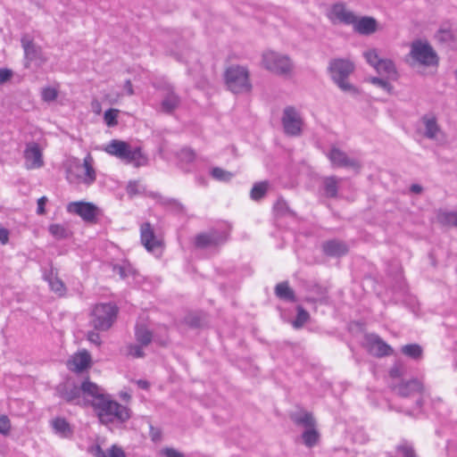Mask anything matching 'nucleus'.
<instances>
[{
	"label": "nucleus",
	"mask_w": 457,
	"mask_h": 457,
	"mask_svg": "<svg viewBox=\"0 0 457 457\" xmlns=\"http://www.w3.org/2000/svg\"><path fill=\"white\" fill-rule=\"evenodd\" d=\"M354 63L348 59L336 58L328 63V72L333 82L345 94L356 96L359 89L353 85L348 78L354 71Z\"/></svg>",
	"instance_id": "obj_2"
},
{
	"label": "nucleus",
	"mask_w": 457,
	"mask_h": 457,
	"mask_svg": "<svg viewBox=\"0 0 457 457\" xmlns=\"http://www.w3.org/2000/svg\"><path fill=\"white\" fill-rule=\"evenodd\" d=\"M49 233L56 239H65L70 236L69 230L61 224H51L48 228Z\"/></svg>",
	"instance_id": "obj_39"
},
{
	"label": "nucleus",
	"mask_w": 457,
	"mask_h": 457,
	"mask_svg": "<svg viewBox=\"0 0 457 457\" xmlns=\"http://www.w3.org/2000/svg\"><path fill=\"white\" fill-rule=\"evenodd\" d=\"M162 455L165 457H184V454L174 448L166 447L162 450Z\"/></svg>",
	"instance_id": "obj_53"
},
{
	"label": "nucleus",
	"mask_w": 457,
	"mask_h": 457,
	"mask_svg": "<svg viewBox=\"0 0 457 457\" xmlns=\"http://www.w3.org/2000/svg\"><path fill=\"white\" fill-rule=\"evenodd\" d=\"M367 62L371 65L373 68H376L378 62L382 58L378 56V54L376 49H370L363 54Z\"/></svg>",
	"instance_id": "obj_46"
},
{
	"label": "nucleus",
	"mask_w": 457,
	"mask_h": 457,
	"mask_svg": "<svg viewBox=\"0 0 457 457\" xmlns=\"http://www.w3.org/2000/svg\"><path fill=\"white\" fill-rule=\"evenodd\" d=\"M99 331H96V330H90L87 332V339L96 345V346H100L102 345V339H101V337L98 333Z\"/></svg>",
	"instance_id": "obj_50"
},
{
	"label": "nucleus",
	"mask_w": 457,
	"mask_h": 457,
	"mask_svg": "<svg viewBox=\"0 0 457 457\" xmlns=\"http://www.w3.org/2000/svg\"><path fill=\"white\" fill-rule=\"evenodd\" d=\"M107 457H126V455L124 451L120 447L113 445L108 450Z\"/></svg>",
	"instance_id": "obj_52"
},
{
	"label": "nucleus",
	"mask_w": 457,
	"mask_h": 457,
	"mask_svg": "<svg viewBox=\"0 0 457 457\" xmlns=\"http://www.w3.org/2000/svg\"><path fill=\"white\" fill-rule=\"evenodd\" d=\"M275 295L278 299L287 303H295L297 300L295 291L290 287L288 281L277 284Z\"/></svg>",
	"instance_id": "obj_24"
},
{
	"label": "nucleus",
	"mask_w": 457,
	"mask_h": 457,
	"mask_svg": "<svg viewBox=\"0 0 457 457\" xmlns=\"http://www.w3.org/2000/svg\"><path fill=\"white\" fill-rule=\"evenodd\" d=\"M410 55L423 66H434L438 63V56L427 40L417 39L411 44Z\"/></svg>",
	"instance_id": "obj_7"
},
{
	"label": "nucleus",
	"mask_w": 457,
	"mask_h": 457,
	"mask_svg": "<svg viewBox=\"0 0 457 457\" xmlns=\"http://www.w3.org/2000/svg\"><path fill=\"white\" fill-rule=\"evenodd\" d=\"M368 349L377 357L389 356L393 353V348L387 345L379 336L368 334L365 337Z\"/></svg>",
	"instance_id": "obj_14"
},
{
	"label": "nucleus",
	"mask_w": 457,
	"mask_h": 457,
	"mask_svg": "<svg viewBox=\"0 0 457 457\" xmlns=\"http://www.w3.org/2000/svg\"><path fill=\"white\" fill-rule=\"evenodd\" d=\"M81 395H83L85 404L91 407L99 399L106 395L104 390L96 383L88 379L84 380L80 385Z\"/></svg>",
	"instance_id": "obj_15"
},
{
	"label": "nucleus",
	"mask_w": 457,
	"mask_h": 457,
	"mask_svg": "<svg viewBox=\"0 0 457 457\" xmlns=\"http://www.w3.org/2000/svg\"><path fill=\"white\" fill-rule=\"evenodd\" d=\"M395 390L401 397L403 398L414 397L418 395L417 399L415 400V404L419 409L422 407V396L424 395L425 388L421 381L418 378L403 380L401 383L395 386Z\"/></svg>",
	"instance_id": "obj_9"
},
{
	"label": "nucleus",
	"mask_w": 457,
	"mask_h": 457,
	"mask_svg": "<svg viewBox=\"0 0 457 457\" xmlns=\"http://www.w3.org/2000/svg\"><path fill=\"white\" fill-rule=\"evenodd\" d=\"M423 124L425 125V137L429 139L436 138V134L440 131L439 126L436 123L435 116L427 118L426 116L422 119Z\"/></svg>",
	"instance_id": "obj_33"
},
{
	"label": "nucleus",
	"mask_w": 457,
	"mask_h": 457,
	"mask_svg": "<svg viewBox=\"0 0 457 457\" xmlns=\"http://www.w3.org/2000/svg\"><path fill=\"white\" fill-rule=\"evenodd\" d=\"M262 64L268 71L280 76L289 75L293 69L290 58L275 51L263 53Z\"/></svg>",
	"instance_id": "obj_6"
},
{
	"label": "nucleus",
	"mask_w": 457,
	"mask_h": 457,
	"mask_svg": "<svg viewBox=\"0 0 457 457\" xmlns=\"http://www.w3.org/2000/svg\"><path fill=\"white\" fill-rule=\"evenodd\" d=\"M229 233L226 229L211 228L206 232L199 233L195 237V246L198 249L218 247L225 244Z\"/></svg>",
	"instance_id": "obj_8"
},
{
	"label": "nucleus",
	"mask_w": 457,
	"mask_h": 457,
	"mask_svg": "<svg viewBox=\"0 0 457 457\" xmlns=\"http://www.w3.org/2000/svg\"><path fill=\"white\" fill-rule=\"evenodd\" d=\"M292 420L296 425L303 426L305 429L316 427V420L312 412L305 411L302 414L295 415L292 417Z\"/></svg>",
	"instance_id": "obj_34"
},
{
	"label": "nucleus",
	"mask_w": 457,
	"mask_h": 457,
	"mask_svg": "<svg viewBox=\"0 0 457 457\" xmlns=\"http://www.w3.org/2000/svg\"><path fill=\"white\" fill-rule=\"evenodd\" d=\"M43 278L47 281L51 290L57 294L59 296H63L66 293V287L63 281L57 276V271L53 268L46 270L43 274Z\"/></svg>",
	"instance_id": "obj_21"
},
{
	"label": "nucleus",
	"mask_w": 457,
	"mask_h": 457,
	"mask_svg": "<svg viewBox=\"0 0 457 457\" xmlns=\"http://www.w3.org/2000/svg\"><path fill=\"white\" fill-rule=\"evenodd\" d=\"M21 46L24 50L25 57L29 61H34L37 58L39 50L29 36L21 37Z\"/></svg>",
	"instance_id": "obj_28"
},
{
	"label": "nucleus",
	"mask_w": 457,
	"mask_h": 457,
	"mask_svg": "<svg viewBox=\"0 0 457 457\" xmlns=\"http://www.w3.org/2000/svg\"><path fill=\"white\" fill-rule=\"evenodd\" d=\"M327 156L333 167L359 168V162L355 159L349 158L344 151L337 147L333 146Z\"/></svg>",
	"instance_id": "obj_16"
},
{
	"label": "nucleus",
	"mask_w": 457,
	"mask_h": 457,
	"mask_svg": "<svg viewBox=\"0 0 457 457\" xmlns=\"http://www.w3.org/2000/svg\"><path fill=\"white\" fill-rule=\"evenodd\" d=\"M106 153L113 155L126 163H133L135 167L145 166L148 162L147 157L142 153L139 146L132 148L125 141L112 139L105 147Z\"/></svg>",
	"instance_id": "obj_3"
},
{
	"label": "nucleus",
	"mask_w": 457,
	"mask_h": 457,
	"mask_svg": "<svg viewBox=\"0 0 457 457\" xmlns=\"http://www.w3.org/2000/svg\"><path fill=\"white\" fill-rule=\"evenodd\" d=\"M341 179L336 176L325 177L322 179L323 194L328 198H336L338 194V185Z\"/></svg>",
	"instance_id": "obj_25"
},
{
	"label": "nucleus",
	"mask_w": 457,
	"mask_h": 457,
	"mask_svg": "<svg viewBox=\"0 0 457 457\" xmlns=\"http://www.w3.org/2000/svg\"><path fill=\"white\" fill-rule=\"evenodd\" d=\"M91 108H92V112L95 114H101L102 108H101V104H100V102L98 100H93L92 101Z\"/></svg>",
	"instance_id": "obj_58"
},
{
	"label": "nucleus",
	"mask_w": 457,
	"mask_h": 457,
	"mask_svg": "<svg viewBox=\"0 0 457 457\" xmlns=\"http://www.w3.org/2000/svg\"><path fill=\"white\" fill-rule=\"evenodd\" d=\"M401 353L414 361L422 359L423 349L419 344H408L403 345Z\"/></svg>",
	"instance_id": "obj_31"
},
{
	"label": "nucleus",
	"mask_w": 457,
	"mask_h": 457,
	"mask_svg": "<svg viewBox=\"0 0 457 457\" xmlns=\"http://www.w3.org/2000/svg\"><path fill=\"white\" fill-rule=\"evenodd\" d=\"M178 49H170L169 50V54L176 58L179 62H186L189 49L186 47V45L184 42H179L177 45Z\"/></svg>",
	"instance_id": "obj_42"
},
{
	"label": "nucleus",
	"mask_w": 457,
	"mask_h": 457,
	"mask_svg": "<svg viewBox=\"0 0 457 457\" xmlns=\"http://www.w3.org/2000/svg\"><path fill=\"white\" fill-rule=\"evenodd\" d=\"M118 312L114 303H97L90 312L89 325L96 331H107L115 322Z\"/></svg>",
	"instance_id": "obj_4"
},
{
	"label": "nucleus",
	"mask_w": 457,
	"mask_h": 457,
	"mask_svg": "<svg viewBox=\"0 0 457 457\" xmlns=\"http://www.w3.org/2000/svg\"><path fill=\"white\" fill-rule=\"evenodd\" d=\"M395 449L401 457H417L413 445L407 441L401 442Z\"/></svg>",
	"instance_id": "obj_38"
},
{
	"label": "nucleus",
	"mask_w": 457,
	"mask_h": 457,
	"mask_svg": "<svg viewBox=\"0 0 457 457\" xmlns=\"http://www.w3.org/2000/svg\"><path fill=\"white\" fill-rule=\"evenodd\" d=\"M11 428L10 420L5 415L0 416V434L7 435Z\"/></svg>",
	"instance_id": "obj_51"
},
{
	"label": "nucleus",
	"mask_w": 457,
	"mask_h": 457,
	"mask_svg": "<svg viewBox=\"0 0 457 457\" xmlns=\"http://www.w3.org/2000/svg\"><path fill=\"white\" fill-rule=\"evenodd\" d=\"M127 192L129 195H137L138 193L137 184L136 182H129L127 187Z\"/></svg>",
	"instance_id": "obj_60"
},
{
	"label": "nucleus",
	"mask_w": 457,
	"mask_h": 457,
	"mask_svg": "<svg viewBox=\"0 0 457 457\" xmlns=\"http://www.w3.org/2000/svg\"><path fill=\"white\" fill-rule=\"evenodd\" d=\"M297 314H296V317L295 319V320L293 321V327L295 328H302L306 322L307 320L310 319V314L309 312L304 310V308L301 305H298L297 308Z\"/></svg>",
	"instance_id": "obj_41"
},
{
	"label": "nucleus",
	"mask_w": 457,
	"mask_h": 457,
	"mask_svg": "<svg viewBox=\"0 0 457 457\" xmlns=\"http://www.w3.org/2000/svg\"><path fill=\"white\" fill-rule=\"evenodd\" d=\"M92 408L99 422L105 426L123 424L131 418V410L113 400L109 394L99 398Z\"/></svg>",
	"instance_id": "obj_1"
},
{
	"label": "nucleus",
	"mask_w": 457,
	"mask_h": 457,
	"mask_svg": "<svg viewBox=\"0 0 457 457\" xmlns=\"http://www.w3.org/2000/svg\"><path fill=\"white\" fill-rule=\"evenodd\" d=\"M41 95L44 101L51 102L57 97V90L54 87H46L42 90Z\"/></svg>",
	"instance_id": "obj_49"
},
{
	"label": "nucleus",
	"mask_w": 457,
	"mask_h": 457,
	"mask_svg": "<svg viewBox=\"0 0 457 457\" xmlns=\"http://www.w3.org/2000/svg\"><path fill=\"white\" fill-rule=\"evenodd\" d=\"M410 191L413 194H421L423 192V187L422 186L419 185V184H412L411 187H410Z\"/></svg>",
	"instance_id": "obj_62"
},
{
	"label": "nucleus",
	"mask_w": 457,
	"mask_h": 457,
	"mask_svg": "<svg viewBox=\"0 0 457 457\" xmlns=\"http://www.w3.org/2000/svg\"><path fill=\"white\" fill-rule=\"evenodd\" d=\"M140 239L147 251H153L159 245L154 231L149 222H145L140 228Z\"/></svg>",
	"instance_id": "obj_20"
},
{
	"label": "nucleus",
	"mask_w": 457,
	"mask_h": 457,
	"mask_svg": "<svg viewBox=\"0 0 457 457\" xmlns=\"http://www.w3.org/2000/svg\"><path fill=\"white\" fill-rule=\"evenodd\" d=\"M24 159L26 168L29 170L43 167V154L37 143L31 142L27 144L24 151Z\"/></svg>",
	"instance_id": "obj_13"
},
{
	"label": "nucleus",
	"mask_w": 457,
	"mask_h": 457,
	"mask_svg": "<svg viewBox=\"0 0 457 457\" xmlns=\"http://www.w3.org/2000/svg\"><path fill=\"white\" fill-rule=\"evenodd\" d=\"M91 363V356L87 351L79 352L72 357V360L69 361L71 370L77 372H81L87 370Z\"/></svg>",
	"instance_id": "obj_23"
},
{
	"label": "nucleus",
	"mask_w": 457,
	"mask_h": 457,
	"mask_svg": "<svg viewBox=\"0 0 457 457\" xmlns=\"http://www.w3.org/2000/svg\"><path fill=\"white\" fill-rule=\"evenodd\" d=\"M55 395L70 404L80 405L81 403L80 386L73 380L68 379L58 384L55 387Z\"/></svg>",
	"instance_id": "obj_11"
},
{
	"label": "nucleus",
	"mask_w": 457,
	"mask_h": 457,
	"mask_svg": "<svg viewBox=\"0 0 457 457\" xmlns=\"http://www.w3.org/2000/svg\"><path fill=\"white\" fill-rule=\"evenodd\" d=\"M47 202V198L46 196H42L37 200V213L39 215L45 214V205Z\"/></svg>",
	"instance_id": "obj_55"
},
{
	"label": "nucleus",
	"mask_w": 457,
	"mask_h": 457,
	"mask_svg": "<svg viewBox=\"0 0 457 457\" xmlns=\"http://www.w3.org/2000/svg\"><path fill=\"white\" fill-rule=\"evenodd\" d=\"M281 123L287 136L298 137L302 134L303 120L301 116H282Z\"/></svg>",
	"instance_id": "obj_19"
},
{
	"label": "nucleus",
	"mask_w": 457,
	"mask_h": 457,
	"mask_svg": "<svg viewBox=\"0 0 457 457\" xmlns=\"http://www.w3.org/2000/svg\"><path fill=\"white\" fill-rule=\"evenodd\" d=\"M179 104V98L174 92H169L162 102V110L170 112L176 110Z\"/></svg>",
	"instance_id": "obj_37"
},
{
	"label": "nucleus",
	"mask_w": 457,
	"mask_h": 457,
	"mask_svg": "<svg viewBox=\"0 0 457 457\" xmlns=\"http://www.w3.org/2000/svg\"><path fill=\"white\" fill-rule=\"evenodd\" d=\"M438 220L444 225L457 227V212H444L438 215Z\"/></svg>",
	"instance_id": "obj_44"
},
{
	"label": "nucleus",
	"mask_w": 457,
	"mask_h": 457,
	"mask_svg": "<svg viewBox=\"0 0 457 457\" xmlns=\"http://www.w3.org/2000/svg\"><path fill=\"white\" fill-rule=\"evenodd\" d=\"M136 383L139 388L144 389V390H147L150 387V383L145 379H138V380H137Z\"/></svg>",
	"instance_id": "obj_63"
},
{
	"label": "nucleus",
	"mask_w": 457,
	"mask_h": 457,
	"mask_svg": "<svg viewBox=\"0 0 457 457\" xmlns=\"http://www.w3.org/2000/svg\"><path fill=\"white\" fill-rule=\"evenodd\" d=\"M112 271L117 273L122 279L129 276L135 277L137 274L136 270L129 262H124L122 264H114Z\"/></svg>",
	"instance_id": "obj_36"
},
{
	"label": "nucleus",
	"mask_w": 457,
	"mask_h": 457,
	"mask_svg": "<svg viewBox=\"0 0 457 457\" xmlns=\"http://www.w3.org/2000/svg\"><path fill=\"white\" fill-rule=\"evenodd\" d=\"M323 253L328 257L340 258L349 252L348 245L340 239H329L324 241L321 245Z\"/></svg>",
	"instance_id": "obj_17"
},
{
	"label": "nucleus",
	"mask_w": 457,
	"mask_h": 457,
	"mask_svg": "<svg viewBox=\"0 0 457 457\" xmlns=\"http://www.w3.org/2000/svg\"><path fill=\"white\" fill-rule=\"evenodd\" d=\"M105 124L108 127H114L118 124V116H104Z\"/></svg>",
	"instance_id": "obj_56"
},
{
	"label": "nucleus",
	"mask_w": 457,
	"mask_h": 457,
	"mask_svg": "<svg viewBox=\"0 0 457 457\" xmlns=\"http://www.w3.org/2000/svg\"><path fill=\"white\" fill-rule=\"evenodd\" d=\"M52 428L55 434L62 437H70L72 436V428L66 419L57 417L51 421Z\"/></svg>",
	"instance_id": "obj_26"
},
{
	"label": "nucleus",
	"mask_w": 457,
	"mask_h": 457,
	"mask_svg": "<svg viewBox=\"0 0 457 457\" xmlns=\"http://www.w3.org/2000/svg\"><path fill=\"white\" fill-rule=\"evenodd\" d=\"M389 375L391 378H394L401 377L402 372H401L400 367L397 365H395L394 367H392L389 370Z\"/></svg>",
	"instance_id": "obj_59"
},
{
	"label": "nucleus",
	"mask_w": 457,
	"mask_h": 457,
	"mask_svg": "<svg viewBox=\"0 0 457 457\" xmlns=\"http://www.w3.org/2000/svg\"><path fill=\"white\" fill-rule=\"evenodd\" d=\"M353 30L360 35L369 36L378 30V21L375 18L370 16H363L358 19L354 18V23H352Z\"/></svg>",
	"instance_id": "obj_18"
},
{
	"label": "nucleus",
	"mask_w": 457,
	"mask_h": 457,
	"mask_svg": "<svg viewBox=\"0 0 457 457\" xmlns=\"http://www.w3.org/2000/svg\"><path fill=\"white\" fill-rule=\"evenodd\" d=\"M224 79L228 89L233 94L245 95L252 91L253 85L245 67L239 65L228 67L224 73Z\"/></svg>",
	"instance_id": "obj_5"
},
{
	"label": "nucleus",
	"mask_w": 457,
	"mask_h": 457,
	"mask_svg": "<svg viewBox=\"0 0 457 457\" xmlns=\"http://www.w3.org/2000/svg\"><path fill=\"white\" fill-rule=\"evenodd\" d=\"M67 212L79 215L85 222L96 223L100 213L99 208L93 203L78 201L67 205Z\"/></svg>",
	"instance_id": "obj_10"
},
{
	"label": "nucleus",
	"mask_w": 457,
	"mask_h": 457,
	"mask_svg": "<svg viewBox=\"0 0 457 457\" xmlns=\"http://www.w3.org/2000/svg\"><path fill=\"white\" fill-rule=\"evenodd\" d=\"M269 185L267 180L254 183L250 191V198L255 202L262 200L268 192Z\"/></svg>",
	"instance_id": "obj_30"
},
{
	"label": "nucleus",
	"mask_w": 457,
	"mask_h": 457,
	"mask_svg": "<svg viewBox=\"0 0 457 457\" xmlns=\"http://www.w3.org/2000/svg\"><path fill=\"white\" fill-rule=\"evenodd\" d=\"M142 345H129L128 346V354L134 358H142L145 356Z\"/></svg>",
	"instance_id": "obj_48"
},
{
	"label": "nucleus",
	"mask_w": 457,
	"mask_h": 457,
	"mask_svg": "<svg viewBox=\"0 0 457 457\" xmlns=\"http://www.w3.org/2000/svg\"><path fill=\"white\" fill-rule=\"evenodd\" d=\"M327 16L334 24L342 23L345 25H352V23H354V18L356 15L346 8L345 3L337 2L332 4Z\"/></svg>",
	"instance_id": "obj_12"
},
{
	"label": "nucleus",
	"mask_w": 457,
	"mask_h": 457,
	"mask_svg": "<svg viewBox=\"0 0 457 457\" xmlns=\"http://www.w3.org/2000/svg\"><path fill=\"white\" fill-rule=\"evenodd\" d=\"M299 111L293 105L286 106L283 110V114H298Z\"/></svg>",
	"instance_id": "obj_61"
},
{
	"label": "nucleus",
	"mask_w": 457,
	"mask_h": 457,
	"mask_svg": "<svg viewBox=\"0 0 457 457\" xmlns=\"http://www.w3.org/2000/svg\"><path fill=\"white\" fill-rule=\"evenodd\" d=\"M83 167L85 169V174L82 182L87 186L92 185L96 179V173L93 167V158L90 154H87L84 158Z\"/></svg>",
	"instance_id": "obj_27"
},
{
	"label": "nucleus",
	"mask_w": 457,
	"mask_h": 457,
	"mask_svg": "<svg viewBox=\"0 0 457 457\" xmlns=\"http://www.w3.org/2000/svg\"><path fill=\"white\" fill-rule=\"evenodd\" d=\"M12 76V71L8 69H0V84L8 81Z\"/></svg>",
	"instance_id": "obj_54"
},
{
	"label": "nucleus",
	"mask_w": 457,
	"mask_h": 457,
	"mask_svg": "<svg viewBox=\"0 0 457 457\" xmlns=\"http://www.w3.org/2000/svg\"><path fill=\"white\" fill-rule=\"evenodd\" d=\"M178 164L185 172L192 171L191 165L195 160V153L189 147L182 148L178 154Z\"/></svg>",
	"instance_id": "obj_22"
},
{
	"label": "nucleus",
	"mask_w": 457,
	"mask_h": 457,
	"mask_svg": "<svg viewBox=\"0 0 457 457\" xmlns=\"http://www.w3.org/2000/svg\"><path fill=\"white\" fill-rule=\"evenodd\" d=\"M8 239H9V231L4 228L0 227V242L2 244H6L8 242Z\"/></svg>",
	"instance_id": "obj_57"
},
{
	"label": "nucleus",
	"mask_w": 457,
	"mask_h": 457,
	"mask_svg": "<svg viewBox=\"0 0 457 457\" xmlns=\"http://www.w3.org/2000/svg\"><path fill=\"white\" fill-rule=\"evenodd\" d=\"M210 174L214 179L221 182H228L234 177L233 173L220 167L212 168Z\"/></svg>",
	"instance_id": "obj_40"
},
{
	"label": "nucleus",
	"mask_w": 457,
	"mask_h": 457,
	"mask_svg": "<svg viewBox=\"0 0 457 457\" xmlns=\"http://www.w3.org/2000/svg\"><path fill=\"white\" fill-rule=\"evenodd\" d=\"M135 337L142 345H148L153 339L152 332L145 326H137L135 329Z\"/></svg>",
	"instance_id": "obj_35"
},
{
	"label": "nucleus",
	"mask_w": 457,
	"mask_h": 457,
	"mask_svg": "<svg viewBox=\"0 0 457 457\" xmlns=\"http://www.w3.org/2000/svg\"><path fill=\"white\" fill-rule=\"evenodd\" d=\"M160 204L176 212H182L184 210L183 204L175 198L161 197Z\"/></svg>",
	"instance_id": "obj_43"
},
{
	"label": "nucleus",
	"mask_w": 457,
	"mask_h": 457,
	"mask_svg": "<svg viewBox=\"0 0 457 457\" xmlns=\"http://www.w3.org/2000/svg\"><path fill=\"white\" fill-rule=\"evenodd\" d=\"M439 33L441 34V39L448 40L452 37V33L448 29H440Z\"/></svg>",
	"instance_id": "obj_64"
},
{
	"label": "nucleus",
	"mask_w": 457,
	"mask_h": 457,
	"mask_svg": "<svg viewBox=\"0 0 457 457\" xmlns=\"http://www.w3.org/2000/svg\"><path fill=\"white\" fill-rule=\"evenodd\" d=\"M274 212L277 215L284 216L287 212L293 214V212L289 210L287 203L283 198H278L273 206Z\"/></svg>",
	"instance_id": "obj_45"
},
{
	"label": "nucleus",
	"mask_w": 457,
	"mask_h": 457,
	"mask_svg": "<svg viewBox=\"0 0 457 457\" xmlns=\"http://www.w3.org/2000/svg\"><path fill=\"white\" fill-rule=\"evenodd\" d=\"M375 70L380 75H386L390 79H395L397 75L395 65L389 59H381Z\"/></svg>",
	"instance_id": "obj_29"
},
{
	"label": "nucleus",
	"mask_w": 457,
	"mask_h": 457,
	"mask_svg": "<svg viewBox=\"0 0 457 457\" xmlns=\"http://www.w3.org/2000/svg\"><path fill=\"white\" fill-rule=\"evenodd\" d=\"M370 81L373 85L381 87L382 89H384L387 93H390L393 90L392 85L387 80H386L384 79L378 78V77H372V78L370 79Z\"/></svg>",
	"instance_id": "obj_47"
},
{
	"label": "nucleus",
	"mask_w": 457,
	"mask_h": 457,
	"mask_svg": "<svg viewBox=\"0 0 457 457\" xmlns=\"http://www.w3.org/2000/svg\"><path fill=\"white\" fill-rule=\"evenodd\" d=\"M320 438V432L314 428L305 429L302 434V439L305 446L312 448L315 446Z\"/></svg>",
	"instance_id": "obj_32"
}]
</instances>
